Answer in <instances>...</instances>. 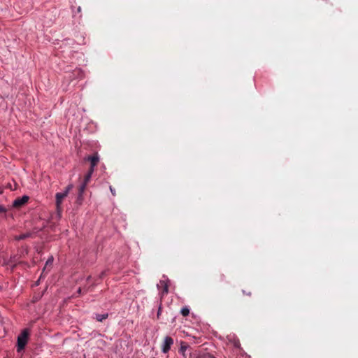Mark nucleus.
<instances>
[{
  "instance_id": "1",
  "label": "nucleus",
  "mask_w": 358,
  "mask_h": 358,
  "mask_svg": "<svg viewBox=\"0 0 358 358\" xmlns=\"http://www.w3.org/2000/svg\"><path fill=\"white\" fill-rule=\"evenodd\" d=\"M29 330L25 329H24L22 333L18 336L17 337V352H20L27 345L28 337H29Z\"/></svg>"
},
{
  "instance_id": "2",
  "label": "nucleus",
  "mask_w": 358,
  "mask_h": 358,
  "mask_svg": "<svg viewBox=\"0 0 358 358\" xmlns=\"http://www.w3.org/2000/svg\"><path fill=\"white\" fill-rule=\"evenodd\" d=\"M73 188L72 185H68L65 190L62 192H58L56 194V206L57 211L59 212L61 210V204L62 203V201L64 198H66L70 192V190Z\"/></svg>"
},
{
  "instance_id": "3",
  "label": "nucleus",
  "mask_w": 358,
  "mask_h": 358,
  "mask_svg": "<svg viewBox=\"0 0 358 358\" xmlns=\"http://www.w3.org/2000/svg\"><path fill=\"white\" fill-rule=\"evenodd\" d=\"M169 282V280L164 276L163 278L160 280L159 282L157 284V288L162 295L168 293Z\"/></svg>"
},
{
  "instance_id": "4",
  "label": "nucleus",
  "mask_w": 358,
  "mask_h": 358,
  "mask_svg": "<svg viewBox=\"0 0 358 358\" xmlns=\"http://www.w3.org/2000/svg\"><path fill=\"white\" fill-rule=\"evenodd\" d=\"M173 344V340L171 337L166 336L164 338V341L163 344H162V352L164 353L168 352L169 350L171 348V346Z\"/></svg>"
},
{
  "instance_id": "5",
  "label": "nucleus",
  "mask_w": 358,
  "mask_h": 358,
  "mask_svg": "<svg viewBox=\"0 0 358 358\" xmlns=\"http://www.w3.org/2000/svg\"><path fill=\"white\" fill-rule=\"evenodd\" d=\"M29 199L28 196L24 195L23 196L14 200L13 206L15 208H20L24 205L28 201Z\"/></svg>"
},
{
  "instance_id": "6",
  "label": "nucleus",
  "mask_w": 358,
  "mask_h": 358,
  "mask_svg": "<svg viewBox=\"0 0 358 358\" xmlns=\"http://www.w3.org/2000/svg\"><path fill=\"white\" fill-rule=\"evenodd\" d=\"M88 160L90 162L92 166H96L99 160V158L97 155H94L93 156L89 157Z\"/></svg>"
},
{
  "instance_id": "7",
  "label": "nucleus",
  "mask_w": 358,
  "mask_h": 358,
  "mask_svg": "<svg viewBox=\"0 0 358 358\" xmlns=\"http://www.w3.org/2000/svg\"><path fill=\"white\" fill-rule=\"evenodd\" d=\"M108 317V314H98L96 315V319L99 322H102Z\"/></svg>"
},
{
  "instance_id": "8",
  "label": "nucleus",
  "mask_w": 358,
  "mask_h": 358,
  "mask_svg": "<svg viewBox=\"0 0 358 358\" xmlns=\"http://www.w3.org/2000/svg\"><path fill=\"white\" fill-rule=\"evenodd\" d=\"M180 313L183 316H187L189 313V310L187 307H184L181 309Z\"/></svg>"
},
{
  "instance_id": "9",
  "label": "nucleus",
  "mask_w": 358,
  "mask_h": 358,
  "mask_svg": "<svg viewBox=\"0 0 358 358\" xmlns=\"http://www.w3.org/2000/svg\"><path fill=\"white\" fill-rule=\"evenodd\" d=\"M91 177H92V175L91 173H87L85 176V178H84V181L83 182L85 183V184H88V182H90V179H91Z\"/></svg>"
},
{
  "instance_id": "10",
  "label": "nucleus",
  "mask_w": 358,
  "mask_h": 358,
  "mask_svg": "<svg viewBox=\"0 0 358 358\" xmlns=\"http://www.w3.org/2000/svg\"><path fill=\"white\" fill-rule=\"evenodd\" d=\"M29 234H23L18 236H16L17 240H22L29 236Z\"/></svg>"
},
{
  "instance_id": "11",
  "label": "nucleus",
  "mask_w": 358,
  "mask_h": 358,
  "mask_svg": "<svg viewBox=\"0 0 358 358\" xmlns=\"http://www.w3.org/2000/svg\"><path fill=\"white\" fill-rule=\"evenodd\" d=\"M87 185V184H85V183L83 182L80 185V189H79V192H80L79 193H80V195L83 194V193L84 192V191H85V189L86 188Z\"/></svg>"
},
{
  "instance_id": "12",
  "label": "nucleus",
  "mask_w": 358,
  "mask_h": 358,
  "mask_svg": "<svg viewBox=\"0 0 358 358\" xmlns=\"http://www.w3.org/2000/svg\"><path fill=\"white\" fill-rule=\"evenodd\" d=\"M53 262V257H50L46 262V265L45 266H47L48 265H51Z\"/></svg>"
},
{
  "instance_id": "13",
  "label": "nucleus",
  "mask_w": 358,
  "mask_h": 358,
  "mask_svg": "<svg viewBox=\"0 0 358 358\" xmlns=\"http://www.w3.org/2000/svg\"><path fill=\"white\" fill-rule=\"evenodd\" d=\"M94 167L95 166H92V165H91L90 169L89 171H88V173H91V175H92V173H93V172L94 171Z\"/></svg>"
},
{
  "instance_id": "14",
  "label": "nucleus",
  "mask_w": 358,
  "mask_h": 358,
  "mask_svg": "<svg viewBox=\"0 0 358 358\" xmlns=\"http://www.w3.org/2000/svg\"><path fill=\"white\" fill-rule=\"evenodd\" d=\"M110 192L112 193V194H113V196H115V189H113V188L112 187V186H110Z\"/></svg>"
},
{
  "instance_id": "15",
  "label": "nucleus",
  "mask_w": 358,
  "mask_h": 358,
  "mask_svg": "<svg viewBox=\"0 0 358 358\" xmlns=\"http://www.w3.org/2000/svg\"><path fill=\"white\" fill-rule=\"evenodd\" d=\"M160 313H161V307L159 308V310H158V312H157V317H159Z\"/></svg>"
},
{
  "instance_id": "16",
  "label": "nucleus",
  "mask_w": 358,
  "mask_h": 358,
  "mask_svg": "<svg viewBox=\"0 0 358 358\" xmlns=\"http://www.w3.org/2000/svg\"><path fill=\"white\" fill-rule=\"evenodd\" d=\"M3 210H4L2 206H0V212H2V211H3Z\"/></svg>"
},
{
  "instance_id": "17",
  "label": "nucleus",
  "mask_w": 358,
  "mask_h": 358,
  "mask_svg": "<svg viewBox=\"0 0 358 358\" xmlns=\"http://www.w3.org/2000/svg\"><path fill=\"white\" fill-rule=\"evenodd\" d=\"M78 292L79 293H80V292H81V289H80V288H79V289H78Z\"/></svg>"
}]
</instances>
